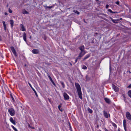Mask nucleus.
<instances>
[{
	"label": "nucleus",
	"mask_w": 131,
	"mask_h": 131,
	"mask_svg": "<svg viewBox=\"0 0 131 131\" xmlns=\"http://www.w3.org/2000/svg\"><path fill=\"white\" fill-rule=\"evenodd\" d=\"M28 127L30 128L31 127V126H30V124L29 123H28Z\"/></svg>",
	"instance_id": "44"
},
{
	"label": "nucleus",
	"mask_w": 131,
	"mask_h": 131,
	"mask_svg": "<svg viewBox=\"0 0 131 131\" xmlns=\"http://www.w3.org/2000/svg\"><path fill=\"white\" fill-rule=\"evenodd\" d=\"M5 14L6 15H7L8 14L7 13L5 12Z\"/></svg>",
	"instance_id": "46"
},
{
	"label": "nucleus",
	"mask_w": 131,
	"mask_h": 131,
	"mask_svg": "<svg viewBox=\"0 0 131 131\" xmlns=\"http://www.w3.org/2000/svg\"><path fill=\"white\" fill-rule=\"evenodd\" d=\"M113 87L114 90L116 92H118L119 90V88L115 85H113Z\"/></svg>",
	"instance_id": "7"
},
{
	"label": "nucleus",
	"mask_w": 131,
	"mask_h": 131,
	"mask_svg": "<svg viewBox=\"0 0 131 131\" xmlns=\"http://www.w3.org/2000/svg\"><path fill=\"white\" fill-rule=\"evenodd\" d=\"M97 1H98V0H96Z\"/></svg>",
	"instance_id": "59"
},
{
	"label": "nucleus",
	"mask_w": 131,
	"mask_h": 131,
	"mask_svg": "<svg viewBox=\"0 0 131 131\" xmlns=\"http://www.w3.org/2000/svg\"><path fill=\"white\" fill-rule=\"evenodd\" d=\"M30 128H31L32 129H34V127H30Z\"/></svg>",
	"instance_id": "50"
},
{
	"label": "nucleus",
	"mask_w": 131,
	"mask_h": 131,
	"mask_svg": "<svg viewBox=\"0 0 131 131\" xmlns=\"http://www.w3.org/2000/svg\"><path fill=\"white\" fill-rule=\"evenodd\" d=\"M2 23L4 27V29L6 31V25L5 23V22L4 21H3Z\"/></svg>",
	"instance_id": "18"
},
{
	"label": "nucleus",
	"mask_w": 131,
	"mask_h": 131,
	"mask_svg": "<svg viewBox=\"0 0 131 131\" xmlns=\"http://www.w3.org/2000/svg\"><path fill=\"white\" fill-rule=\"evenodd\" d=\"M69 126H70V129H71V126H70V123H69Z\"/></svg>",
	"instance_id": "48"
},
{
	"label": "nucleus",
	"mask_w": 131,
	"mask_h": 131,
	"mask_svg": "<svg viewBox=\"0 0 131 131\" xmlns=\"http://www.w3.org/2000/svg\"><path fill=\"white\" fill-rule=\"evenodd\" d=\"M8 4H7V7H8Z\"/></svg>",
	"instance_id": "57"
},
{
	"label": "nucleus",
	"mask_w": 131,
	"mask_h": 131,
	"mask_svg": "<svg viewBox=\"0 0 131 131\" xmlns=\"http://www.w3.org/2000/svg\"><path fill=\"white\" fill-rule=\"evenodd\" d=\"M105 131H109L106 128H105Z\"/></svg>",
	"instance_id": "45"
},
{
	"label": "nucleus",
	"mask_w": 131,
	"mask_h": 131,
	"mask_svg": "<svg viewBox=\"0 0 131 131\" xmlns=\"http://www.w3.org/2000/svg\"><path fill=\"white\" fill-rule=\"evenodd\" d=\"M106 102L108 104H110L111 101L110 99L107 98H105L104 99Z\"/></svg>",
	"instance_id": "9"
},
{
	"label": "nucleus",
	"mask_w": 131,
	"mask_h": 131,
	"mask_svg": "<svg viewBox=\"0 0 131 131\" xmlns=\"http://www.w3.org/2000/svg\"><path fill=\"white\" fill-rule=\"evenodd\" d=\"M99 131H101V130H99Z\"/></svg>",
	"instance_id": "58"
},
{
	"label": "nucleus",
	"mask_w": 131,
	"mask_h": 131,
	"mask_svg": "<svg viewBox=\"0 0 131 131\" xmlns=\"http://www.w3.org/2000/svg\"><path fill=\"white\" fill-rule=\"evenodd\" d=\"M23 13L24 14H27L28 13V12L27 11L24 10L23 11Z\"/></svg>",
	"instance_id": "30"
},
{
	"label": "nucleus",
	"mask_w": 131,
	"mask_h": 131,
	"mask_svg": "<svg viewBox=\"0 0 131 131\" xmlns=\"http://www.w3.org/2000/svg\"><path fill=\"white\" fill-rule=\"evenodd\" d=\"M128 87L129 88H131V84L128 86Z\"/></svg>",
	"instance_id": "42"
},
{
	"label": "nucleus",
	"mask_w": 131,
	"mask_h": 131,
	"mask_svg": "<svg viewBox=\"0 0 131 131\" xmlns=\"http://www.w3.org/2000/svg\"><path fill=\"white\" fill-rule=\"evenodd\" d=\"M60 83H61V84L62 85L63 88H64L65 86L63 82L61 81L60 82Z\"/></svg>",
	"instance_id": "27"
},
{
	"label": "nucleus",
	"mask_w": 131,
	"mask_h": 131,
	"mask_svg": "<svg viewBox=\"0 0 131 131\" xmlns=\"http://www.w3.org/2000/svg\"><path fill=\"white\" fill-rule=\"evenodd\" d=\"M73 12L78 15H79L80 14V13L77 10H74Z\"/></svg>",
	"instance_id": "28"
},
{
	"label": "nucleus",
	"mask_w": 131,
	"mask_h": 131,
	"mask_svg": "<svg viewBox=\"0 0 131 131\" xmlns=\"http://www.w3.org/2000/svg\"><path fill=\"white\" fill-rule=\"evenodd\" d=\"M84 54H82L81 52H80L79 56L77 58V59H80L81 57Z\"/></svg>",
	"instance_id": "14"
},
{
	"label": "nucleus",
	"mask_w": 131,
	"mask_h": 131,
	"mask_svg": "<svg viewBox=\"0 0 131 131\" xmlns=\"http://www.w3.org/2000/svg\"><path fill=\"white\" fill-rule=\"evenodd\" d=\"M78 60V59H77V58H76V59L75 60V63H76L77 62Z\"/></svg>",
	"instance_id": "41"
},
{
	"label": "nucleus",
	"mask_w": 131,
	"mask_h": 131,
	"mask_svg": "<svg viewBox=\"0 0 131 131\" xmlns=\"http://www.w3.org/2000/svg\"><path fill=\"white\" fill-rule=\"evenodd\" d=\"M9 120L10 122L14 125H16L15 122L14 120H13L12 117H11L10 118Z\"/></svg>",
	"instance_id": "10"
},
{
	"label": "nucleus",
	"mask_w": 131,
	"mask_h": 131,
	"mask_svg": "<svg viewBox=\"0 0 131 131\" xmlns=\"http://www.w3.org/2000/svg\"><path fill=\"white\" fill-rule=\"evenodd\" d=\"M32 52L34 54H38L39 53V51L38 49H33L32 50Z\"/></svg>",
	"instance_id": "4"
},
{
	"label": "nucleus",
	"mask_w": 131,
	"mask_h": 131,
	"mask_svg": "<svg viewBox=\"0 0 131 131\" xmlns=\"http://www.w3.org/2000/svg\"><path fill=\"white\" fill-rule=\"evenodd\" d=\"M90 56V54H88L85 56V57L84 58L83 61H84L85 60L88 58Z\"/></svg>",
	"instance_id": "21"
},
{
	"label": "nucleus",
	"mask_w": 131,
	"mask_h": 131,
	"mask_svg": "<svg viewBox=\"0 0 131 131\" xmlns=\"http://www.w3.org/2000/svg\"><path fill=\"white\" fill-rule=\"evenodd\" d=\"M109 23H111V22H109Z\"/></svg>",
	"instance_id": "60"
},
{
	"label": "nucleus",
	"mask_w": 131,
	"mask_h": 131,
	"mask_svg": "<svg viewBox=\"0 0 131 131\" xmlns=\"http://www.w3.org/2000/svg\"><path fill=\"white\" fill-rule=\"evenodd\" d=\"M12 52H13L14 55L16 57L17 56L16 52L15 50L14 51H13Z\"/></svg>",
	"instance_id": "24"
},
{
	"label": "nucleus",
	"mask_w": 131,
	"mask_h": 131,
	"mask_svg": "<svg viewBox=\"0 0 131 131\" xmlns=\"http://www.w3.org/2000/svg\"><path fill=\"white\" fill-rule=\"evenodd\" d=\"M122 95L124 97V101H125V100H126V97H125V95L123 94H122Z\"/></svg>",
	"instance_id": "35"
},
{
	"label": "nucleus",
	"mask_w": 131,
	"mask_h": 131,
	"mask_svg": "<svg viewBox=\"0 0 131 131\" xmlns=\"http://www.w3.org/2000/svg\"><path fill=\"white\" fill-rule=\"evenodd\" d=\"M112 125L114 126L115 128H116L117 127V126L114 123L112 122Z\"/></svg>",
	"instance_id": "29"
},
{
	"label": "nucleus",
	"mask_w": 131,
	"mask_h": 131,
	"mask_svg": "<svg viewBox=\"0 0 131 131\" xmlns=\"http://www.w3.org/2000/svg\"><path fill=\"white\" fill-rule=\"evenodd\" d=\"M124 129L125 130V131H126V127L125 128H124Z\"/></svg>",
	"instance_id": "49"
},
{
	"label": "nucleus",
	"mask_w": 131,
	"mask_h": 131,
	"mask_svg": "<svg viewBox=\"0 0 131 131\" xmlns=\"http://www.w3.org/2000/svg\"><path fill=\"white\" fill-rule=\"evenodd\" d=\"M99 126V125H97V127L98 128Z\"/></svg>",
	"instance_id": "56"
},
{
	"label": "nucleus",
	"mask_w": 131,
	"mask_h": 131,
	"mask_svg": "<svg viewBox=\"0 0 131 131\" xmlns=\"http://www.w3.org/2000/svg\"><path fill=\"white\" fill-rule=\"evenodd\" d=\"M48 77L49 79L51 81V82L55 86L56 85H55V83H54V82L53 81L52 79V78H51V77H50V76L49 75H48Z\"/></svg>",
	"instance_id": "15"
},
{
	"label": "nucleus",
	"mask_w": 131,
	"mask_h": 131,
	"mask_svg": "<svg viewBox=\"0 0 131 131\" xmlns=\"http://www.w3.org/2000/svg\"><path fill=\"white\" fill-rule=\"evenodd\" d=\"M23 39L24 41H26V34L25 32H24L23 35Z\"/></svg>",
	"instance_id": "16"
},
{
	"label": "nucleus",
	"mask_w": 131,
	"mask_h": 131,
	"mask_svg": "<svg viewBox=\"0 0 131 131\" xmlns=\"http://www.w3.org/2000/svg\"><path fill=\"white\" fill-rule=\"evenodd\" d=\"M9 21L10 23L11 27L12 28L13 26V24L14 23V21L13 20H10Z\"/></svg>",
	"instance_id": "17"
},
{
	"label": "nucleus",
	"mask_w": 131,
	"mask_h": 131,
	"mask_svg": "<svg viewBox=\"0 0 131 131\" xmlns=\"http://www.w3.org/2000/svg\"><path fill=\"white\" fill-rule=\"evenodd\" d=\"M111 66H110V71H111Z\"/></svg>",
	"instance_id": "54"
},
{
	"label": "nucleus",
	"mask_w": 131,
	"mask_h": 131,
	"mask_svg": "<svg viewBox=\"0 0 131 131\" xmlns=\"http://www.w3.org/2000/svg\"><path fill=\"white\" fill-rule=\"evenodd\" d=\"M78 92V95L79 96V97L81 100H82V93L81 91Z\"/></svg>",
	"instance_id": "13"
},
{
	"label": "nucleus",
	"mask_w": 131,
	"mask_h": 131,
	"mask_svg": "<svg viewBox=\"0 0 131 131\" xmlns=\"http://www.w3.org/2000/svg\"><path fill=\"white\" fill-rule=\"evenodd\" d=\"M82 68L83 69L85 70L87 69V67L85 66L84 65L82 67Z\"/></svg>",
	"instance_id": "31"
},
{
	"label": "nucleus",
	"mask_w": 131,
	"mask_h": 131,
	"mask_svg": "<svg viewBox=\"0 0 131 131\" xmlns=\"http://www.w3.org/2000/svg\"><path fill=\"white\" fill-rule=\"evenodd\" d=\"M123 124L124 128H125L126 126V122L125 119H124L123 121Z\"/></svg>",
	"instance_id": "19"
},
{
	"label": "nucleus",
	"mask_w": 131,
	"mask_h": 131,
	"mask_svg": "<svg viewBox=\"0 0 131 131\" xmlns=\"http://www.w3.org/2000/svg\"><path fill=\"white\" fill-rule=\"evenodd\" d=\"M10 48L12 51H14L15 50L14 47L13 46L10 47Z\"/></svg>",
	"instance_id": "33"
},
{
	"label": "nucleus",
	"mask_w": 131,
	"mask_h": 131,
	"mask_svg": "<svg viewBox=\"0 0 131 131\" xmlns=\"http://www.w3.org/2000/svg\"><path fill=\"white\" fill-rule=\"evenodd\" d=\"M110 19L111 20H112H112H113L114 19H113V18L111 17H110Z\"/></svg>",
	"instance_id": "47"
},
{
	"label": "nucleus",
	"mask_w": 131,
	"mask_h": 131,
	"mask_svg": "<svg viewBox=\"0 0 131 131\" xmlns=\"http://www.w3.org/2000/svg\"><path fill=\"white\" fill-rule=\"evenodd\" d=\"M84 22L85 23H86L85 22V20H84Z\"/></svg>",
	"instance_id": "53"
},
{
	"label": "nucleus",
	"mask_w": 131,
	"mask_h": 131,
	"mask_svg": "<svg viewBox=\"0 0 131 131\" xmlns=\"http://www.w3.org/2000/svg\"><path fill=\"white\" fill-rule=\"evenodd\" d=\"M20 26L21 28L22 29L21 30L23 31H24L26 30V29L25 28H24V26L22 24H20Z\"/></svg>",
	"instance_id": "12"
},
{
	"label": "nucleus",
	"mask_w": 131,
	"mask_h": 131,
	"mask_svg": "<svg viewBox=\"0 0 131 131\" xmlns=\"http://www.w3.org/2000/svg\"><path fill=\"white\" fill-rule=\"evenodd\" d=\"M129 73L130 74L131 73V72H130V71H129Z\"/></svg>",
	"instance_id": "55"
},
{
	"label": "nucleus",
	"mask_w": 131,
	"mask_h": 131,
	"mask_svg": "<svg viewBox=\"0 0 131 131\" xmlns=\"http://www.w3.org/2000/svg\"><path fill=\"white\" fill-rule=\"evenodd\" d=\"M2 40V37L1 35H0V41H1Z\"/></svg>",
	"instance_id": "43"
},
{
	"label": "nucleus",
	"mask_w": 131,
	"mask_h": 131,
	"mask_svg": "<svg viewBox=\"0 0 131 131\" xmlns=\"http://www.w3.org/2000/svg\"><path fill=\"white\" fill-rule=\"evenodd\" d=\"M103 114L105 117L106 118H108V115L106 112L105 111H103Z\"/></svg>",
	"instance_id": "11"
},
{
	"label": "nucleus",
	"mask_w": 131,
	"mask_h": 131,
	"mask_svg": "<svg viewBox=\"0 0 131 131\" xmlns=\"http://www.w3.org/2000/svg\"><path fill=\"white\" fill-rule=\"evenodd\" d=\"M86 80H89L90 79V78H89L87 75L86 76Z\"/></svg>",
	"instance_id": "36"
},
{
	"label": "nucleus",
	"mask_w": 131,
	"mask_h": 131,
	"mask_svg": "<svg viewBox=\"0 0 131 131\" xmlns=\"http://www.w3.org/2000/svg\"><path fill=\"white\" fill-rule=\"evenodd\" d=\"M52 6H47L46 7V8H49V9H51V8H52Z\"/></svg>",
	"instance_id": "38"
},
{
	"label": "nucleus",
	"mask_w": 131,
	"mask_h": 131,
	"mask_svg": "<svg viewBox=\"0 0 131 131\" xmlns=\"http://www.w3.org/2000/svg\"><path fill=\"white\" fill-rule=\"evenodd\" d=\"M10 97L12 99V100L13 101V102H14L15 101V100H14V99L13 97V96L11 94L10 95Z\"/></svg>",
	"instance_id": "34"
},
{
	"label": "nucleus",
	"mask_w": 131,
	"mask_h": 131,
	"mask_svg": "<svg viewBox=\"0 0 131 131\" xmlns=\"http://www.w3.org/2000/svg\"><path fill=\"white\" fill-rule=\"evenodd\" d=\"M58 108L60 111L61 112H62V109L61 108V106L60 105H59L58 106Z\"/></svg>",
	"instance_id": "25"
},
{
	"label": "nucleus",
	"mask_w": 131,
	"mask_h": 131,
	"mask_svg": "<svg viewBox=\"0 0 131 131\" xmlns=\"http://www.w3.org/2000/svg\"><path fill=\"white\" fill-rule=\"evenodd\" d=\"M84 46H82L79 47V49L81 51L80 52H81V53L83 52L84 51Z\"/></svg>",
	"instance_id": "8"
},
{
	"label": "nucleus",
	"mask_w": 131,
	"mask_h": 131,
	"mask_svg": "<svg viewBox=\"0 0 131 131\" xmlns=\"http://www.w3.org/2000/svg\"><path fill=\"white\" fill-rule=\"evenodd\" d=\"M63 96L65 100H67L69 99V96L65 92L63 93Z\"/></svg>",
	"instance_id": "5"
},
{
	"label": "nucleus",
	"mask_w": 131,
	"mask_h": 131,
	"mask_svg": "<svg viewBox=\"0 0 131 131\" xmlns=\"http://www.w3.org/2000/svg\"><path fill=\"white\" fill-rule=\"evenodd\" d=\"M126 116L128 119L131 121V115L129 112H126Z\"/></svg>",
	"instance_id": "3"
},
{
	"label": "nucleus",
	"mask_w": 131,
	"mask_h": 131,
	"mask_svg": "<svg viewBox=\"0 0 131 131\" xmlns=\"http://www.w3.org/2000/svg\"><path fill=\"white\" fill-rule=\"evenodd\" d=\"M75 84L78 92L81 91V88L80 85L78 83H75Z\"/></svg>",
	"instance_id": "2"
},
{
	"label": "nucleus",
	"mask_w": 131,
	"mask_h": 131,
	"mask_svg": "<svg viewBox=\"0 0 131 131\" xmlns=\"http://www.w3.org/2000/svg\"><path fill=\"white\" fill-rule=\"evenodd\" d=\"M109 5H107L106 6V8H108Z\"/></svg>",
	"instance_id": "40"
},
{
	"label": "nucleus",
	"mask_w": 131,
	"mask_h": 131,
	"mask_svg": "<svg viewBox=\"0 0 131 131\" xmlns=\"http://www.w3.org/2000/svg\"><path fill=\"white\" fill-rule=\"evenodd\" d=\"M8 12L10 13H12V10L10 8H9Z\"/></svg>",
	"instance_id": "37"
},
{
	"label": "nucleus",
	"mask_w": 131,
	"mask_h": 131,
	"mask_svg": "<svg viewBox=\"0 0 131 131\" xmlns=\"http://www.w3.org/2000/svg\"><path fill=\"white\" fill-rule=\"evenodd\" d=\"M12 127L15 131H18L17 129L14 126L12 125Z\"/></svg>",
	"instance_id": "32"
},
{
	"label": "nucleus",
	"mask_w": 131,
	"mask_h": 131,
	"mask_svg": "<svg viewBox=\"0 0 131 131\" xmlns=\"http://www.w3.org/2000/svg\"><path fill=\"white\" fill-rule=\"evenodd\" d=\"M70 65L71 66H72V63H70Z\"/></svg>",
	"instance_id": "52"
},
{
	"label": "nucleus",
	"mask_w": 131,
	"mask_h": 131,
	"mask_svg": "<svg viewBox=\"0 0 131 131\" xmlns=\"http://www.w3.org/2000/svg\"><path fill=\"white\" fill-rule=\"evenodd\" d=\"M119 20L118 19H117V20L114 19L113 20H112V21L113 23H118V22H117V21H118Z\"/></svg>",
	"instance_id": "26"
},
{
	"label": "nucleus",
	"mask_w": 131,
	"mask_h": 131,
	"mask_svg": "<svg viewBox=\"0 0 131 131\" xmlns=\"http://www.w3.org/2000/svg\"><path fill=\"white\" fill-rule=\"evenodd\" d=\"M128 96L131 98V90H129L128 92Z\"/></svg>",
	"instance_id": "23"
},
{
	"label": "nucleus",
	"mask_w": 131,
	"mask_h": 131,
	"mask_svg": "<svg viewBox=\"0 0 131 131\" xmlns=\"http://www.w3.org/2000/svg\"><path fill=\"white\" fill-rule=\"evenodd\" d=\"M27 65V64H25V65H24V66H25V67H26Z\"/></svg>",
	"instance_id": "51"
},
{
	"label": "nucleus",
	"mask_w": 131,
	"mask_h": 131,
	"mask_svg": "<svg viewBox=\"0 0 131 131\" xmlns=\"http://www.w3.org/2000/svg\"><path fill=\"white\" fill-rule=\"evenodd\" d=\"M108 12H110L111 13L113 14L117 13V12H113L110 9H108Z\"/></svg>",
	"instance_id": "20"
},
{
	"label": "nucleus",
	"mask_w": 131,
	"mask_h": 131,
	"mask_svg": "<svg viewBox=\"0 0 131 131\" xmlns=\"http://www.w3.org/2000/svg\"><path fill=\"white\" fill-rule=\"evenodd\" d=\"M130 25L131 26V24H130Z\"/></svg>",
	"instance_id": "61"
},
{
	"label": "nucleus",
	"mask_w": 131,
	"mask_h": 131,
	"mask_svg": "<svg viewBox=\"0 0 131 131\" xmlns=\"http://www.w3.org/2000/svg\"><path fill=\"white\" fill-rule=\"evenodd\" d=\"M28 83L29 85L30 86V87H31V88L32 89V90L34 92L36 96L37 97H38V95L37 94V93L36 91L32 87L31 84L30 83H29V82H28Z\"/></svg>",
	"instance_id": "6"
},
{
	"label": "nucleus",
	"mask_w": 131,
	"mask_h": 131,
	"mask_svg": "<svg viewBox=\"0 0 131 131\" xmlns=\"http://www.w3.org/2000/svg\"><path fill=\"white\" fill-rule=\"evenodd\" d=\"M87 110L88 112L90 113H92L93 112L92 110H91L90 109V108L89 107H88L87 108Z\"/></svg>",
	"instance_id": "22"
},
{
	"label": "nucleus",
	"mask_w": 131,
	"mask_h": 131,
	"mask_svg": "<svg viewBox=\"0 0 131 131\" xmlns=\"http://www.w3.org/2000/svg\"><path fill=\"white\" fill-rule=\"evenodd\" d=\"M115 3L116 4L118 5H119V1H117Z\"/></svg>",
	"instance_id": "39"
},
{
	"label": "nucleus",
	"mask_w": 131,
	"mask_h": 131,
	"mask_svg": "<svg viewBox=\"0 0 131 131\" xmlns=\"http://www.w3.org/2000/svg\"><path fill=\"white\" fill-rule=\"evenodd\" d=\"M8 112L10 114V115L12 116H14L15 115V111L12 108H10L8 109Z\"/></svg>",
	"instance_id": "1"
}]
</instances>
